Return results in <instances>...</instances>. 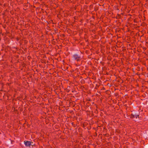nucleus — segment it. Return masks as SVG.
<instances>
[{
    "instance_id": "obj_1",
    "label": "nucleus",
    "mask_w": 148,
    "mask_h": 148,
    "mask_svg": "<svg viewBox=\"0 0 148 148\" xmlns=\"http://www.w3.org/2000/svg\"><path fill=\"white\" fill-rule=\"evenodd\" d=\"M81 54H79L77 53L73 54L72 56L73 60L77 62L80 61L82 59Z\"/></svg>"
},
{
    "instance_id": "obj_2",
    "label": "nucleus",
    "mask_w": 148,
    "mask_h": 148,
    "mask_svg": "<svg viewBox=\"0 0 148 148\" xmlns=\"http://www.w3.org/2000/svg\"><path fill=\"white\" fill-rule=\"evenodd\" d=\"M139 114H136L135 113V114H134L133 113L131 114L130 115V118L131 119H133L134 118H137L139 116Z\"/></svg>"
},
{
    "instance_id": "obj_3",
    "label": "nucleus",
    "mask_w": 148,
    "mask_h": 148,
    "mask_svg": "<svg viewBox=\"0 0 148 148\" xmlns=\"http://www.w3.org/2000/svg\"><path fill=\"white\" fill-rule=\"evenodd\" d=\"M24 144L26 147H30L31 145V142L29 141H24Z\"/></svg>"
},
{
    "instance_id": "obj_4",
    "label": "nucleus",
    "mask_w": 148,
    "mask_h": 148,
    "mask_svg": "<svg viewBox=\"0 0 148 148\" xmlns=\"http://www.w3.org/2000/svg\"><path fill=\"white\" fill-rule=\"evenodd\" d=\"M121 16L119 14H118L116 16V19H119L120 18Z\"/></svg>"
},
{
    "instance_id": "obj_5",
    "label": "nucleus",
    "mask_w": 148,
    "mask_h": 148,
    "mask_svg": "<svg viewBox=\"0 0 148 148\" xmlns=\"http://www.w3.org/2000/svg\"><path fill=\"white\" fill-rule=\"evenodd\" d=\"M99 85L98 84H96L95 88L96 89H97L99 87Z\"/></svg>"
}]
</instances>
